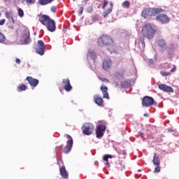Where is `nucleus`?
<instances>
[{
	"mask_svg": "<svg viewBox=\"0 0 179 179\" xmlns=\"http://www.w3.org/2000/svg\"><path fill=\"white\" fill-rule=\"evenodd\" d=\"M39 22L43 26H45L47 29L52 33L57 30V26L55 25V21L54 20L50 19L48 15H41L39 17Z\"/></svg>",
	"mask_w": 179,
	"mask_h": 179,
	"instance_id": "f257e3e1",
	"label": "nucleus"
},
{
	"mask_svg": "<svg viewBox=\"0 0 179 179\" xmlns=\"http://www.w3.org/2000/svg\"><path fill=\"white\" fill-rule=\"evenodd\" d=\"M142 35L143 37H147V38H153L156 34V29L153 28V25L150 23L145 24L141 30Z\"/></svg>",
	"mask_w": 179,
	"mask_h": 179,
	"instance_id": "f03ea898",
	"label": "nucleus"
},
{
	"mask_svg": "<svg viewBox=\"0 0 179 179\" xmlns=\"http://www.w3.org/2000/svg\"><path fill=\"white\" fill-rule=\"evenodd\" d=\"M162 12H164V10L162 8H144L141 12V16L144 19H150L152 16H156Z\"/></svg>",
	"mask_w": 179,
	"mask_h": 179,
	"instance_id": "7ed1b4c3",
	"label": "nucleus"
},
{
	"mask_svg": "<svg viewBox=\"0 0 179 179\" xmlns=\"http://www.w3.org/2000/svg\"><path fill=\"white\" fill-rule=\"evenodd\" d=\"M98 44L99 45H112V44H114V40L109 36L102 35L98 39Z\"/></svg>",
	"mask_w": 179,
	"mask_h": 179,
	"instance_id": "20e7f679",
	"label": "nucleus"
},
{
	"mask_svg": "<svg viewBox=\"0 0 179 179\" xmlns=\"http://www.w3.org/2000/svg\"><path fill=\"white\" fill-rule=\"evenodd\" d=\"M81 129L84 135H92L94 131V126L91 123H85L83 125Z\"/></svg>",
	"mask_w": 179,
	"mask_h": 179,
	"instance_id": "39448f33",
	"label": "nucleus"
},
{
	"mask_svg": "<svg viewBox=\"0 0 179 179\" xmlns=\"http://www.w3.org/2000/svg\"><path fill=\"white\" fill-rule=\"evenodd\" d=\"M65 137L69 139L66 142V145L64 148V153H69L71 152V149H72V146H73V138L69 136V134H66Z\"/></svg>",
	"mask_w": 179,
	"mask_h": 179,
	"instance_id": "423d86ee",
	"label": "nucleus"
},
{
	"mask_svg": "<svg viewBox=\"0 0 179 179\" xmlns=\"http://www.w3.org/2000/svg\"><path fill=\"white\" fill-rule=\"evenodd\" d=\"M154 104L157 106V103H155V100L150 96H145L142 99V105L143 107H150Z\"/></svg>",
	"mask_w": 179,
	"mask_h": 179,
	"instance_id": "0eeeda50",
	"label": "nucleus"
},
{
	"mask_svg": "<svg viewBox=\"0 0 179 179\" xmlns=\"http://www.w3.org/2000/svg\"><path fill=\"white\" fill-rule=\"evenodd\" d=\"M155 20L160 22L162 24H167L170 22V17L166 14H159L157 15Z\"/></svg>",
	"mask_w": 179,
	"mask_h": 179,
	"instance_id": "6e6552de",
	"label": "nucleus"
},
{
	"mask_svg": "<svg viewBox=\"0 0 179 179\" xmlns=\"http://www.w3.org/2000/svg\"><path fill=\"white\" fill-rule=\"evenodd\" d=\"M104 132H106V125H98L96 131V138H103V136H104Z\"/></svg>",
	"mask_w": 179,
	"mask_h": 179,
	"instance_id": "1a4fd4ad",
	"label": "nucleus"
},
{
	"mask_svg": "<svg viewBox=\"0 0 179 179\" xmlns=\"http://www.w3.org/2000/svg\"><path fill=\"white\" fill-rule=\"evenodd\" d=\"M27 80L29 83L32 90H34V87H36L39 83V81L36 78H33L31 76L27 77Z\"/></svg>",
	"mask_w": 179,
	"mask_h": 179,
	"instance_id": "9d476101",
	"label": "nucleus"
},
{
	"mask_svg": "<svg viewBox=\"0 0 179 179\" xmlns=\"http://www.w3.org/2000/svg\"><path fill=\"white\" fill-rule=\"evenodd\" d=\"M159 90L162 92H166V93H174V90L173 87L168 86L166 84H161L158 86Z\"/></svg>",
	"mask_w": 179,
	"mask_h": 179,
	"instance_id": "9b49d317",
	"label": "nucleus"
},
{
	"mask_svg": "<svg viewBox=\"0 0 179 179\" xmlns=\"http://www.w3.org/2000/svg\"><path fill=\"white\" fill-rule=\"evenodd\" d=\"M62 85L66 92H71V90H72V85H71V81L69 80V78L63 79Z\"/></svg>",
	"mask_w": 179,
	"mask_h": 179,
	"instance_id": "f8f14e48",
	"label": "nucleus"
},
{
	"mask_svg": "<svg viewBox=\"0 0 179 179\" xmlns=\"http://www.w3.org/2000/svg\"><path fill=\"white\" fill-rule=\"evenodd\" d=\"M101 92H102L103 95V99H110V96H108V88L106 87L104 85H102L100 87Z\"/></svg>",
	"mask_w": 179,
	"mask_h": 179,
	"instance_id": "ddd939ff",
	"label": "nucleus"
},
{
	"mask_svg": "<svg viewBox=\"0 0 179 179\" xmlns=\"http://www.w3.org/2000/svg\"><path fill=\"white\" fill-rule=\"evenodd\" d=\"M59 173L62 178H64V179L69 178L68 172L66 171V169L65 168V166H62V167L59 168Z\"/></svg>",
	"mask_w": 179,
	"mask_h": 179,
	"instance_id": "4468645a",
	"label": "nucleus"
},
{
	"mask_svg": "<svg viewBox=\"0 0 179 179\" xmlns=\"http://www.w3.org/2000/svg\"><path fill=\"white\" fill-rule=\"evenodd\" d=\"M109 5H110V7L108 9L105 10L103 13V17H107L110 15V13L113 12V8L114 6V3H113V2H110Z\"/></svg>",
	"mask_w": 179,
	"mask_h": 179,
	"instance_id": "2eb2a0df",
	"label": "nucleus"
},
{
	"mask_svg": "<svg viewBox=\"0 0 179 179\" xmlns=\"http://www.w3.org/2000/svg\"><path fill=\"white\" fill-rule=\"evenodd\" d=\"M36 54L39 55H44V51L45 50V47L44 45H38L35 48Z\"/></svg>",
	"mask_w": 179,
	"mask_h": 179,
	"instance_id": "dca6fc26",
	"label": "nucleus"
},
{
	"mask_svg": "<svg viewBox=\"0 0 179 179\" xmlns=\"http://www.w3.org/2000/svg\"><path fill=\"white\" fill-rule=\"evenodd\" d=\"M102 66L105 71H108V69H110L111 66V59H109L108 61H103Z\"/></svg>",
	"mask_w": 179,
	"mask_h": 179,
	"instance_id": "f3484780",
	"label": "nucleus"
},
{
	"mask_svg": "<svg viewBox=\"0 0 179 179\" xmlns=\"http://www.w3.org/2000/svg\"><path fill=\"white\" fill-rule=\"evenodd\" d=\"M152 163L154 166H160V159H159V155L156 153L154 154Z\"/></svg>",
	"mask_w": 179,
	"mask_h": 179,
	"instance_id": "a211bd4d",
	"label": "nucleus"
},
{
	"mask_svg": "<svg viewBox=\"0 0 179 179\" xmlns=\"http://www.w3.org/2000/svg\"><path fill=\"white\" fill-rule=\"evenodd\" d=\"M94 100L98 106H103V98L99 96V95H95L94 96Z\"/></svg>",
	"mask_w": 179,
	"mask_h": 179,
	"instance_id": "6ab92c4d",
	"label": "nucleus"
},
{
	"mask_svg": "<svg viewBox=\"0 0 179 179\" xmlns=\"http://www.w3.org/2000/svg\"><path fill=\"white\" fill-rule=\"evenodd\" d=\"M5 16L6 19H8L9 20H11L13 23H15V19H13V13L10 11H7L5 13Z\"/></svg>",
	"mask_w": 179,
	"mask_h": 179,
	"instance_id": "aec40b11",
	"label": "nucleus"
},
{
	"mask_svg": "<svg viewBox=\"0 0 179 179\" xmlns=\"http://www.w3.org/2000/svg\"><path fill=\"white\" fill-rule=\"evenodd\" d=\"M113 159V155H105L103 157V160H104V162H106V166H107V167H110V162H108V159Z\"/></svg>",
	"mask_w": 179,
	"mask_h": 179,
	"instance_id": "412c9836",
	"label": "nucleus"
},
{
	"mask_svg": "<svg viewBox=\"0 0 179 179\" xmlns=\"http://www.w3.org/2000/svg\"><path fill=\"white\" fill-rule=\"evenodd\" d=\"M23 38H24V44H30V43L31 42V39H30V34H27L23 36Z\"/></svg>",
	"mask_w": 179,
	"mask_h": 179,
	"instance_id": "4be33fe9",
	"label": "nucleus"
},
{
	"mask_svg": "<svg viewBox=\"0 0 179 179\" xmlns=\"http://www.w3.org/2000/svg\"><path fill=\"white\" fill-rule=\"evenodd\" d=\"M87 57H90V58H92V59H96L97 57L96 56V52H94V50H90L87 53Z\"/></svg>",
	"mask_w": 179,
	"mask_h": 179,
	"instance_id": "5701e85b",
	"label": "nucleus"
},
{
	"mask_svg": "<svg viewBox=\"0 0 179 179\" xmlns=\"http://www.w3.org/2000/svg\"><path fill=\"white\" fill-rule=\"evenodd\" d=\"M131 86V81H122L121 83V87L123 89H128Z\"/></svg>",
	"mask_w": 179,
	"mask_h": 179,
	"instance_id": "b1692460",
	"label": "nucleus"
},
{
	"mask_svg": "<svg viewBox=\"0 0 179 179\" xmlns=\"http://www.w3.org/2000/svg\"><path fill=\"white\" fill-rule=\"evenodd\" d=\"M122 6L124 9H129V6H131V2L129 1H125L122 3Z\"/></svg>",
	"mask_w": 179,
	"mask_h": 179,
	"instance_id": "393cba45",
	"label": "nucleus"
},
{
	"mask_svg": "<svg viewBox=\"0 0 179 179\" xmlns=\"http://www.w3.org/2000/svg\"><path fill=\"white\" fill-rule=\"evenodd\" d=\"M26 89H27V87L25 85H22L17 87V90L19 92H24V90H26Z\"/></svg>",
	"mask_w": 179,
	"mask_h": 179,
	"instance_id": "a878e982",
	"label": "nucleus"
},
{
	"mask_svg": "<svg viewBox=\"0 0 179 179\" xmlns=\"http://www.w3.org/2000/svg\"><path fill=\"white\" fill-rule=\"evenodd\" d=\"M125 73V70L124 69H119L118 72L116 73L117 76H121L122 78L124 76V73Z\"/></svg>",
	"mask_w": 179,
	"mask_h": 179,
	"instance_id": "bb28decb",
	"label": "nucleus"
},
{
	"mask_svg": "<svg viewBox=\"0 0 179 179\" xmlns=\"http://www.w3.org/2000/svg\"><path fill=\"white\" fill-rule=\"evenodd\" d=\"M54 0H39V3L41 5H47L48 3H51Z\"/></svg>",
	"mask_w": 179,
	"mask_h": 179,
	"instance_id": "cd10ccee",
	"label": "nucleus"
},
{
	"mask_svg": "<svg viewBox=\"0 0 179 179\" xmlns=\"http://www.w3.org/2000/svg\"><path fill=\"white\" fill-rule=\"evenodd\" d=\"M17 13L20 17H23L24 16V12L20 8L17 9Z\"/></svg>",
	"mask_w": 179,
	"mask_h": 179,
	"instance_id": "c85d7f7f",
	"label": "nucleus"
},
{
	"mask_svg": "<svg viewBox=\"0 0 179 179\" xmlns=\"http://www.w3.org/2000/svg\"><path fill=\"white\" fill-rule=\"evenodd\" d=\"M5 40H6L5 35H3V34L0 32V43H5Z\"/></svg>",
	"mask_w": 179,
	"mask_h": 179,
	"instance_id": "c756f323",
	"label": "nucleus"
},
{
	"mask_svg": "<svg viewBox=\"0 0 179 179\" xmlns=\"http://www.w3.org/2000/svg\"><path fill=\"white\" fill-rule=\"evenodd\" d=\"M157 44L158 45H166V41H164V39H159L157 41Z\"/></svg>",
	"mask_w": 179,
	"mask_h": 179,
	"instance_id": "7c9ffc66",
	"label": "nucleus"
},
{
	"mask_svg": "<svg viewBox=\"0 0 179 179\" xmlns=\"http://www.w3.org/2000/svg\"><path fill=\"white\" fill-rule=\"evenodd\" d=\"M155 173H160V165H155Z\"/></svg>",
	"mask_w": 179,
	"mask_h": 179,
	"instance_id": "2f4dec72",
	"label": "nucleus"
},
{
	"mask_svg": "<svg viewBox=\"0 0 179 179\" xmlns=\"http://www.w3.org/2000/svg\"><path fill=\"white\" fill-rule=\"evenodd\" d=\"M160 73L162 76H169L171 75V73L170 72L161 71Z\"/></svg>",
	"mask_w": 179,
	"mask_h": 179,
	"instance_id": "473e14b6",
	"label": "nucleus"
},
{
	"mask_svg": "<svg viewBox=\"0 0 179 179\" xmlns=\"http://www.w3.org/2000/svg\"><path fill=\"white\" fill-rule=\"evenodd\" d=\"M108 5V1L107 0H103V4L102 6V9H106V6Z\"/></svg>",
	"mask_w": 179,
	"mask_h": 179,
	"instance_id": "72a5a7b5",
	"label": "nucleus"
},
{
	"mask_svg": "<svg viewBox=\"0 0 179 179\" xmlns=\"http://www.w3.org/2000/svg\"><path fill=\"white\" fill-rule=\"evenodd\" d=\"M26 2L27 3H29V5H31L36 3V0H26Z\"/></svg>",
	"mask_w": 179,
	"mask_h": 179,
	"instance_id": "f704fd0d",
	"label": "nucleus"
},
{
	"mask_svg": "<svg viewBox=\"0 0 179 179\" xmlns=\"http://www.w3.org/2000/svg\"><path fill=\"white\" fill-rule=\"evenodd\" d=\"M5 22H6L5 19L0 20V26H3V24H5Z\"/></svg>",
	"mask_w": 179,
	"mask_h": 179,
	"instance_id": "c9c22d12",
	"label": "nucleus"
},
{
	"mask_svg": "<svg viewBox=\"0 0 179 179\" xmlns=\"http://www.w3.org/2000/svg\"><path fill=\"white\" fill-rule=\"evenodd\" d=\"M99 79H100V80H101V82H106V83H108V82H110V81L108 80V79H107V78H99Z\"/></svg>",
	"mask_w": 179,
	"mask_h": 179,
	"instance_id": "e433bc0d",
	"label": "nucleus"
},
{
	"mask_svg": "<svg viewBox=\"0 0 179 179\" xmlns=\"http://www.w3.org/2000/svg\"><path fill=\"white\" fill-rule=\"evenodd\" d=\"M38 45H44V41L42 40L38 41Z\"/></svg>",
	"mask_w": 179,
	"mask_h": 179,
	"instance_id": "4c0bfd02",
	"label": "nucleus"
},
{
	"mask_svg": "<svg viewBox=\"0 0 179 179\" xmlns=\"http://www.w3.org/2000/svg\"><path fill=\"white\" fill-rule=\"evenodd\" d=\"M79 15H82L83 13V7H80L78 12Z\"/></svg>",
	"mask_w": 179,
	"mask_h": 179,
	"instance_id": "58836bf2",
	"label": "nucleus"
},
{
	"mask_svg": "<svg viewBox=\"0 0 179 179\" xmlns=\"http://www.w3.org/2000/svg\"><path fill=\"white\" fill-rule=\"evenodd\" d=\"M51 10L52 12H57V7L55 6L51 7Z\"/></svg>",
	"mask_w": 179,
	"mask_h": 179,
	"instance_id": "ea45409f",
	"label": "nucleus"
},
{
	"mask_svg": "<svg viewBox=\"0 0 179 179\" xmlns=\"http://www.w3.org/2000/svg\"><path fill=\"white\" fill-rule=\"evenodd\" d=\"M176 69H177V67L176 66H174L171 69V72H176Z\"/></svg>",
	"mask_w": 179,
	"mask_h": 179,
	"instance_id": "a19ab883",
	"label": "nucleus"
},
{
	"mask_svg": "<svg viewBox=\"0 0 179 179\" xmlns=\"http://www.w3.org/2000/svg\"><path fill=\"white\" fill-rule=\"evenodd\" d=\"M15 62H16V64H20V59L17 58V59H15Z\"/></svg>",
	"mask_w": 179,
	"mask_h": 179,
	"instance_id": "79ce46f5",
	"label": "nucleus"
},
{
	"mask_svg": "<svg viewBox=\"0 0 179 179\" xmlns=\"http://www.w3.org/2000/svg\"><path fill=\"white\" fill-rule=\"evenodd\" d=\"M140 41H141V44L142 45H143V44H145V40L144 39H141L140 40Z\"/></svg>",
	"mask_w": 179,
	"mask_h": 179,
	"instance_id": "37998d69",
	"label": "nucleus"
},
{
	"mask_svg": "<svg viewBox=\"0 0 179 179\" xmlns=\"http://www.w3.org/2000/svg\"><path fill=\"white\" fill-rule=\"evenodd\" d=\"M141 138H145V134L143 133H140Z\"/></svg>",
	"mask_w": 179,
	"mask_h": 179,
	"instance_id": "c03bdc74",
	"label": "nucleus"
},
{
	"mask_svg": "<svg viewBox=\"0 0 179 179\" xmlns=\"http://www.w3.org/2000/svg\"><path fill=\"white\" fill-rule=\"evenodd\" d=\"M168 131H169V132H173V129L169 128V129H168Z\"/></svg>",
	"mask_w": 179,
	"mask_h": 179,
	"instance_id": "a18cd8bd",
	"label": "nucleus"
},
{
	"mask_svg": "<svg viewBox=\"0 0 179 179\" xmlns=\"http://www.w3.org/2000/svg\"><path fill=\"white\" fill-rule=\"evenodd\" d=\"M143 116H144V117H149V115H148V113H145V114L143 115Z\"/></svg>",
	"mask_w": 179,
	"mask_h": 179,
	"instance_id": "49530a36",
	"label": "nucleus"
},
{
	"mask_svg": "<svg viewBox=\"0 0 179 179\" xmlns=\"http://www.w3.org/2000/svg\"><path fill=\"white\" fill-rule=\"evenodd\" d=\"M87 1H89V0H85V2H86V3H87Z\"/></svg>",
	"mask_w": 179,
	"mask_h": 179,
	"instance_id": "de8ad7c7",
	"label": "nucleus"
},
{
	"mask_svg": "<svg viewBox=\"0 0 179 179\" xmlns=\"http://www.w3.org/2000/svg\"><path fill=\"white\" fill-rule=\"evenodd\" d=\"M178 39H179V36H178Z\"/></svg>",
	"mask_w": 179,
	"mask_h": 179,
	"instance_id": "09e8293b",
	"label": "nucleus"
}]
</instances>
